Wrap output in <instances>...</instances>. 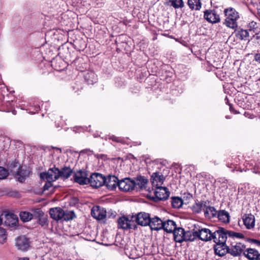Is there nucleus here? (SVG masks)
<instances>
[{
  "label": "nucleus",
  "mask_w": 260,
  "mask_h": 260,
  "mask_svg": "<svg viewBox=\"0 0 260 260\" xmlns=\"http://www.w3.org/2000/svg\"><path fill=\"white\" fill-rule=\"evenodd\" d=\"M154 196H149L147 194V199H149L154 202L167 200L170 196V191L166 187H157L155 188Z\"/></svg>",
  "instance_id": "nucleus-2"
},
{
  "label": "nucleus",
  "mask_w": 260,
  "mask_h": 260,
  "mask_svg": "<svg viewBox=\"0 0 260 260\" xmlns=\"http://www.w3.org/2000/svg\"><path fill=\"white\" fill-rule=\"evenodd\" d=\"M136 185L135 181L128 178L119 181V189L122 191L128 192L133 190Z\"/></svg>",
  "instance_id": "nucleus-5"
},
{
  "label": "nucleus",
  "mask_w": 260,
  "mask_h": 260,
  "mask_svg": "<svg viewBox=\"0 0 260 260\" xmlns=\"http://www.w3.org/2000/svg\"><path fill=\"white\" fill-rule=\"evenodd\" d=\"M6 220L5 222L9 225H16L18 222V218L16 215L12 213H9L6 215Z\"/></svg>",
  "instance_id": "nucleus-25"
},
{
  "label": "nucleus",
  "mask_w": 260,
  "mask_h": 260,
  "mask_svg": "<svg viewBox=\"0 0 260 260\" xmlns=\"http://www.w3.org/2000/svg\"><path fill=\"white\" fill-rule=\"evenodd\" d=\"M59 170L56 167L50 168L46 173H42L41 177L47 180L55 181L59 178Z\"/></svg>",
  "instance_id": "nucleus-9"
},
{
  "label": "nucleus",
  "mask_w": 260,
  "mask_h": 260,
  "mask_svg": "<svg viewBox=\"0 0 260 260\" xmlns=\"http://www.w3.org/2000/svg\"><path fill=\"white\" fill-rule=\"evenodd\" d=\"M228 234L230 237H237L238 238H242L244 237L242 234L239 233H235L233 232H228Z\"/></svg>",
  "instance_id": "nucleus-42"
},
{
  "label": "nucleus",
  "mask_w": 260,
  "mask_h": 260,
  "mask_svg": "<svg viewBox=\"0 0 260 260\" xmlns=\"http://www.w3.org/2000/svg\"><path fill=\"white\" fill-rule=\"evenodd\" d=\"M229 247L224 244H216L214 251L216 254L222 256L229 253Z\"/></svg>",
  "instance_id": "nucleus-21"
},
{
  "label": "nucleus",
  "mask_w": 260,
  "mask_h": 260,
  "mask_svg": "<svg viewBox=\"0 0 260 260\" xmlns=\"http://www.w3.org/2000/svg\"><path fill=\"white\" fill-rule=\"evenodd\" d=\"M164 180V176L160 173L158 172L153 173L150 178L151 184L155 188L161 186Z\"/></svg>",
  "instance_id": "nucleus-14"
},
{
  "label": "nucleus",
  "mask_w": 260,
  "mask_h": 260,
  "mask_svg": "<svg viewBox=\"0 0 260 260\" xmlns=\"http://www.w3.org/2000/svg\"><path fill=\"white\" fill-rule=\"evenodd\" d=\"M54 148H55V149H59V150H60L59 148H57V147H55Z\"/></svg>",
  "instance_id": "nucleus-51"
},
{
  "label": "nucleus",
  "mask_w": 260,
  "mask_h": 260,
  "mask_svg": "<svg viewBox=\"0 0 260 260\" xmlns=\"http://www.w3.org/2000/svg\"><path fill=\"white\" fill-rule=\"evenodd\" d=\"M108 139L110 140H112L113 142L121 143L123 144H127L128 140V138L119 137L115 136L114 135L109 136Z\"/></svg>",
  "instance_id": "nucleus-31"
},
{
  "label": "nucleus",
  "mask_w": 260,
  "mask_h": 260,
  "mask_svg": "<svg viewBox=\"0 0 260 260\" xmlns=\"http://www.w3.org/2000/svg\"><path fill=\"white\" fill-rule=\"evenodd\" d=\"M135 219L138 224L142 226L146 225V214L145 212L138 213Z\"/></svg>",
  "instance_id": "nucleus-27"
},
{
  "label": "nucleus",
  "mask_w": 260,
  "mask_h": 260,
  "mask_svg": "<svg viewBox=\"0 0 260 260\" xmlns=\"http://www.w3.org/2000/svg\"><path fill=\"white\" fill-rule=\"evenodd\" d=\"M19 216L20 219L23 222L28 221L33 217V215L31 213L26 211L20 212Z\"/></svg>",
  "instance_id": "nucleus-32"
},
{
  "label": "nucleus",
  "mask_w": 260,
  "mask_h": 260,
  "mask_svg": "<svg viewBox=\"0 0 260 260\" xmlns=\"http://www.w3.org/2000/svg\"><path fill=\"white\" fill-rule=\"evenodd\" d=\"M206 216L208 217H214L217 214V211L213 207H206L204 211Z\"/></svg>",
  "instance_id": "nucleus-35"
},
{
  "label": "nucleus",
  "mask_w": 260,
  "mask_h": 260,
  "mask_svg": "<svg viewBox=\"0 0 260 260\" xmlns=\"http://www.w3.org/2000/svg\"><path fill=\"white\" fill-rule=\"evenodd\" d=\"M258 15L259 17L260 18V11L258 13Z\"/></svg>",
  "instance_id": "nucleus-50"
},
{
  "label": "nucleus",
  "mask_w": 260,
  "mask_h": 260,
  "mask_svg": "<svg viewBox=\"0 0 260 260\" xmlns=\"http://www.w3.org/2000/svg\"><path fill=\"white\" fill-rule=\"evenodd\" d=\"M105 182V177L100 173H93L89 178V183L94 188L102 186Z\"/></svg>",
  "instance_id": "nucleus-4"
},
{
  "label": "nucleus",
  "mask_w": 260,
  "mask_h": 260,
  "mask_svg": "<svg viewBox=\"0 0 260 260\" xmlns=\"http://www.w3.org/2000/svg\"><path fill=\"white\" fill-rule=\"evenodd\" d=\"M196 236H198L202 241H207L212 240L213 233L207 228H203L194 232Z\"/></svg>",
  "instance_id": "nucleus-12"
},
{
  "label": "nucleus",
  "mask_w": 260,
  "mask_h": 260,
  "mask_svg": "<svg viewBox=\"0 0 260 260\" xmlns=\"http://www.w3.org/2000/svg\"><path fill=\"white\" fill-rule=\"evenodd\" d=\"M136 188L140 189L145 188L146 184V180L145 177L142 176H137L136 178V182H135Z\"/></svg>",
  "instance_id": "nucleus-28"
},
{
  "label": "nucleus",
  "mask_w": 260,
  "mask_h": 260,
  "mask_svg": "<svg viewBox=\"0 0 260 260\" xmlns=\"http://www.w3.org/2000/svg\"><path fill=\"white\" fill-rule=\"evenodd\" d=\"M5 230L0 228V243L3 244L7 239V235Z\"/></svg>",
  "instance_id": "nucleus-38"
},
{
  "label": "nucleus",
  "mask_w": 260,
  "mask_h": 260,
  "mask_svg": "<svg viewBox=\"0 0 260 260\" xmlns=\"http://www.w3.org/2000/svg\"><path fill=\"white\" fill-rule=\"evenodd\" d=\"M253 242L255 244H256L257 245H259L260 246V241H258V240H253Z\"/></svg>",
  "instance_id": "nucleus-46"
},
{
  "label": "nucleus",
  "mask_w": 260,
  "mask_h": 260,
  "mask_svg": "<svg viewBox=\"0 0 260 260\" xmlns=\"http://www.w3.org/2000/svg\"><path fill=\"white\" fill-rule=\"evenodd\" d=\"M226 17L224 24L228 27L234 29L238 26L237 20L239 18L238 12L233 8H228L224 10Z\"/></svg>",
  "instance_id": "nucleus-1"
},
{
  "label": "nucleus",
  "mask_w": 260,
  "mask_h": 260,
  "mask_svg": "<svg viewBox=\"0 0 260 260\" xmlns=\"http://www.w3.org/2000/svg\"><path fill=\"white\" fill-rule=\"evenodd\" d=\"M162 225V229L168 233H172L177 226L176 222L174 220L170 219L164 221Z\"/></svg>",
  "instance_id": "nucleus-20"
},
{
  "label": "nucleus",
  "mask_w": 260,
  "mask_h": 260,
  "mask_svg": "<svg viewBox=\"0 0 260 260\" xmlns=\"http://www.w3.org/2000/svg\"><path fill=\"white\" fill-rule=\"evenodd\" d=\"M118 228L123 230L135 229L136 225L134 220H129L128 218L122 216L118 220Z\"/></svg>",
  "instance_id": "nucleus-8"
},
{
  "label": "nucleus",
  "mask_w": 260,
  "mask_h": 260,
  "mask_svg": "<svg viewBox=\"0 0 260 260\" xmlns=\"http://www.w3.org/2000/svg\"><path fill=\"white\" fill-rule=\"evenodd\" d=\"M84 78L89 84H93L96 82V75L93 71H88L84 74Z\"/></svg>",
  "instance_id": "nucleus-24"
},
{
  "label": "nucleus",
  "mask_w": 260,
  "mask_h": 260,
  "mask_svg": "<svg viewBox=\"0 0 260 260\" xmlns=\"http://www.w3.org/2000/svg\"><path fill=\"white\" fill-rule=\"evenodd\" d=\"M18 260H29V259L27 257H21Z\"/></svg>",
  "instance_id": "nucleus-47"
},
{
  "label": "nucleus",
  "mask_w": 260,
  "mask_h": 260,
  "mask_svg": "<svg viewBox=\"0 0 260 260\" xmlns=\"http://www.w3.org/2000/svg\"><path fill=\"white\" fill-rule=\"evenodd\" d=\"M91 214L93 218L99 220L104 219L106 217V211L100 207H93L91 210Z\"/></svg>",
  "instance_id": "nucleus-17"
},
{
  "label": "nucleus",
  "mask_w": 260,
  "mask_h": 260,
  "mask_svg": "<svg viewBox=\"0 0 260 260\" xmlns=\"http://www.w3.org/2000/svg\"><path fill=\"white\" fill-rule=\"evenodd\" d=\"M254 59L255 60L260 63V54L257 53L254 55Z\"/></svg>",
  "instance_id": "nucleus-45"
},
{
  "label": "nucleus",
  "mask_w": 260,
  "mask_h": 260,
  "mask_svg": "<svg viewBox=\"0 0 260 260\" xmlns=\"http://www.w3.org/2000/svg\"><path fill=\"white\" fill-rule=\"evenodd\" d=\"M248 27L249 30L254 31V30L257 28V23L255 21H252L249 23Z\"/></svg>",
  "instance_id": "nucleus-43"
},
{
  "label": "nucleus",
  "mask_w": 260,
  "mask_h": 260,
  "mask_svg": "<svg viewBox=\"0 0 260 260\" xmlns=\"http://www.w3.org/2000/svg\"><path fill=\"white\" fill-rule=\"evenodd\" d=\"M171 6L175 9L182 8L184 7L183 0H170Z\"/></svg>",
  "instance_id": "nucleus-36"
},
{
  "label": "nucleus",
  "mask_w": 260,
  "mask_h": 260,
  "mask_svg": "<svg viewBox=\"0 0 260 260\" xmlns=\"http://www.w3.org/2000/svg\"><path fill=\"white\" fill-rule=\"evenodd\" d=\"M72 170L69 167H64L59 170V177H61L63 179L68 178L72 174Z\"/></svg>",
  "instance_id": "nucleus-29"
},
{
  "label": "nucleus",
  "mask_w": 260,
  "mask_h": 260,
  "mask_svg": "<svg viewBox=\"0 0 260 260\" xmlns=\"http://www.w3.org/2000/svg\"><path fill=\"white\" fill-rule=\"evenodd\" d=\"M40 110V107L39 106H35L34 109L32 111H30L29 113L31 114H35Z\"/></svg>",
  "instance_id": "nucleus-44"
},
{
  "label": "nucleus",
  "mask_w": 260,
  "mask_h": 260,
  "mask_svg": "<svg viewBox=\"0 0 260 260\" xmlns=\"http://www.w3.org/2000/svg\"><path fill=\"white\" fill-rule=\"evenodd\" d=\"M242 219L247 229L251 230L254 227L255 219L253 215L251 214H244L242 217Z\"/></svg>",
  "instance_id": "nucleus-16"
},
{
  "label": "nucleus",
  "mask_w": 260,
  "mask_h": 260,
  "mask_svg": "<svg viewBox=\"0 0 260 260\" xmlns=\"http://www.w3.org/2000/svg\"><path fill=\"white\" fill-rule=\"evenodd\" d=\"M7 171L3 167H0V179H5L8 176Z\"/></svg>",
  "instance_id": "nucleus-41"
},
{
  "label": "nucleus",
  "mask_w": 260,
  "mask_h": 260,
  "mask_svg": "<svg viewBox=\"0 0 260 260\" xmlns=\"http://www.w3.org/2000/svg\"><path fill=\"white\" fill-rule=\"evenodd\" d=\"M47 182L45 184V185L43 187L44 190H48L51 188L50 191H53L54 188H52V182H53V181H51V180H47Z\"/></svg>",
  "instance_id": "nucleus-40"
},
{
  "label": "nucleus",
  "mask_w": 260,
  "mask_h": 260,
  "mask_svg": "<svg viewBox=\"0 0 260 260\" xmlns=\"http://www.w3.org/2000/svg\"><path fill=\"white\" fill-rule=\"evenodd\" d=\"M87 176V172L84 170L77 171L74 175V181L80 185L88 184H89V178Z\"/></svg>",
  "instance_id": "nucleus-10"
},
{
  "label": "nucleus",
  "mask_w": 260,
  "mask_h": 260,
  "mask_svg": "<svg viewBox=\"0 0 260 260\" xmlns=\"http://www.w3.org/2000/svg\"><path fill=\"white\" fill-rule=\"evenodd\" d=\"M119 180L117 177L115 176H109L105 178V182L104 185L110 190H114L117 186H118Z\"/></svg>",
  "instance_id": "nucleus-15"
},
{
  "label": "nucleus",
  "mask_w": 260,
  "mask_h": 260,
  "mask_svg": "<svg viewBox=\"0 0 260 260\" xmlns=\"http://www.w3.org/2000/svg\"><path fill=\"white\" fill-rule=\"evenodd\" d=\"M2 219L0 218V225L2 224Z\"/></svg>",
  "instance_id": "nucleus-49"
},
{
  "label": "nucleus",
  "mask_w": 260,
  "mask_h": 260,
  "mask_svg": "<svg viewBox=\"0 0 260 260\" xmlns=\"http://www.w3.org/2000/svg\"><path fill=\"white\" fill-rule=\"evenodd\" d=\"M16 246L21 251L27 250L29 247V240L25 236H20L15 240Z\"/></svg>",
  "instance_id": "nucleus-13"
},
{
  "label": "nucleus",
  "mask_w": 260,
  "mask_h": 260,
  "mask_svg": "<svg viewBox=\"0 0 260 260\" xmlns=\"http://www.w3.org/2000/svg\"><path fill=\"white\" fill-rule=\"evenodd\" d=\"M171 203L172 207L174 208H179L183 204L182 200L179 197H172Z\"/></svg>",
  "instance_id": "nucleus-33"
},
{
  "label": "nucleus",
  "mask_w": 260,
  "mask_h": 260,
  "mask_svg": "<svg viewBox=\"0 0 260 260\" xmlns=\"http://www.w3.org/2000/svg\"><path fill=\"white\" fill-rule=\"evenodd\" d=\"M218 219L221 222L228 223L230 221L229 213L225 210H220L217 213Z\"/></svg>",
  "instance_id": "nucleus-26"
},
{
  "label": "nucleus",
  "mask_w": 260,
  "mask_h": 260,
  "mask_svg": "<svg viewBox=\"0 0 260 260\" xmlns=\"http://www.w3.org/2000/svg\"><path fill=\"white\" fill-rule=\"evenodd\" d=\"M188 5L191 10H199L201 8L200 0H188Z\"/></svg>",
  "instance_id": "nucleus-30"
},
{
  "label": "nucleus",
  "mask_w": 260,
  "mask_h": 260,
  "mask_svg": "<svg viewBox=\"0 0 260 260\" xmlns=\"http://www.w3.org/2000/svg\"><path fill=\"white\" fill-rule=\"evenodd\" d=\"M62 219L65 221H69L73 219L75 217V214L73 211H66L63 210Z\"/></svg>",
  "instance_id": "nucleus-34"
},
{
  "label": "nucleus",
  "mask_w": 260,
  "mask_h": 260,
  "mask_svg": "<svg viewBox=\"0 0 260 260\" xmlns=\"http://www.w3.org/2000/svg\"><path fill=\"white\" fill-rule=\"evenodd\" d=\"M245 247L241 243H236L235 245H232L231 248H229V253L234 256H237L244 252Z\"/></svg>",
  "instance_id": "nucleus-18"
},
{
  "label": "nucleus",
  "mask_w": 260,
  "mask_h": 260,
  "mask_svg": "<svg viewBox=\"0 0 260 260\" xmlns=\"http://www.w3.org/2000/svg\"><path fill=\"white\" fill-rule=\"evenodd\" d=\"M29 175V171L27 169H24L23 167H20L15 174V177L20 182H23L25 178Z\"/></svg>",
  "instance_id": "nucleus-23"
},
{
  "label": "nucleus",
  "mask_w": 260,
  "mask_h": 260,
  "mask_svg": "<svg viewBox=\"0 0 260 260\" xmlns=\"http://www.w3.org/2000/svg\"><path fill=\"white\" fill-rule=\"evenodd\" d=\"M147 225H149L151 230L158 231L162 229V220L157 216L150 217L147 214Z\"/></svg>",
  "instance_id": "nucleus-7"
},
{
  "label": "nucleus",
  "mask_w": 260,
  "mask_h": 260,
  "mask_svg": "<svg viewBox=\"0 0 260 260\" xmlns=\"http://www.w3.org/2000/svg\"><path fill=\"white\" fill-rule=\"evenodd\" d=\"M238 36L241 40H246L249 37V33L247 30L241 29L239 31Z\"/></svg>",
  "instance_id": "nucleus-39"
},
{
  "label": "nucleus",
  "mask_w": 260,
  "mask_h": 260,
  "mask_svg": "<svg viewBox=\"0 0 260 260\" xmlns=\"http://www.w3.org/2000/svg\"><path fill=\"white\" fill-rule=\"evenodd\" d=\"M244 255L250 260H258L260 253L255 249L248 248L244 251Z\"/></svg>",
  "instance_id": "nucleus-22"
},
{
  "label": "nucleus",
  "mask_w": 260,
  "mask_h": 260,
  "mask_svg": "<svg viewBox=\"0 0 260 260\" xmlns=\"http://www.w3.org/2000/svg\"><path fill=\"white\" fill-rule=\"evenodd\" d=\"M140 81L141 82L145 81V79H144V80H143V79H140Z\"/></svg>",
  "instance_id": "nucleus-48"
},
{
  "label": "nucleus",
  "mask_w": 260,
  "mask_h": 260,
  "mask_svg": "<svg viewBox=\"0 0 260 260\" xmlns=\"http://www.w3.org/2000/svg\"><path fill=\"white\" fill-rule=\"evenodd\" d=\"M228 232H226L223 228L219 229L213 233L212 239L216 244H224L226 241Z\"/></svg>",
  "instance_id": "nucleus-6"
},
{
  "label": "nucleus",
  "mask_w": 260,
  "mask_h": 260,
  "mask_svg": "<svg viewBox=\"0 0 260 260\" xmlns=\"http://www.w3.org/2000/svg\"><path fill=\"white\" fill-rule=\"evenodd\" d=\"M204 17L208 22L216 23L220 21L219 15L215 10L209 9L204 11Z\"/></svg>",
  "instance_id": "nucleus-11"
},
{
  "label": "nucleus",
  "mask_w": 260,
  "mask_h": 260,
  "mask_svg": "<svg viewBox=\"0 0 260 260\" xmlns=\"http://www.w3.org/2000/svg\"><path fill=\"white\" fill-rule=\"evenodd\" d=\"M205 206L203 203L199 202L196 203L192 206V210L194 212L199 213H200L202 209Z\"/></svg>",
  "instance_id": "nucleus-37"
},
{
  "label": "nucleus",
  "mask_w": 260,
  "mask_h": 260,
  "mask_svg": "<svg viewBox=\"0 0 260 260\" xmlns=\"http://www.w3.org/2000/svg\"><path fill=\"white\" fill-rule=\"evenodd\" d=\"M174 240L176 242L181 243L184 241H192L193 239L189 237L191 235L190 232H185L184 230L180 227L175 228L173 233Z\"/></svg>",
  "instance_id": "nucleus-3"
},
{
  "label": "nucleus",
  "mask_w": 260,
  "mask_h": 260,
  "mask_svg": "<svg viewBox=\"0 0 260 260\" xmlns=\"http://www.w3.org/2000/svg\"><path fill=\"white\" fill-rule=\"evenodd\" d=\"M63 210L60 207L51 208L49 210L50 217L56 221L62 219Z\"/></svg>",
  "instance_id": "nucleus-19"
}]
</instances>
